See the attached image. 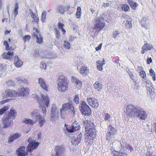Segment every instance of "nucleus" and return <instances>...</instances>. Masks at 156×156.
<instances>
[{"label":"nucleus","mask_w":156,"mask_h":156,"mask_svg":"<svg viewBox=\"0 0 156 156\" xmlns=\"http://www.w3.org/2000/svg\"><path fill=\"white\" fill-rule=\"evenodd\" d=\"M55 150L56 152L55 155L56 156H64V149L62 147L56 146L55 147Z\"/></svg>","instance_id":"4468645a"},{"label":"nucleus","mask_w":156,"mask_h":156,"mask_svg":"<svg viewBox=\"0 0 156 156\" xmlns=\"http://www.w3.org/2000/svg\"><path fill=\"white\" fill-rule=\"evenodd\" d=\"M95 23V29L98 31L102 30L105 25L104 19L102 16L96 17Z\"/></svg>","instance_id":"1a4fd4ad"},{"label":"nucleus","mask_w":156,"mask_h":156,"mask_svg":"<svg viewBox=\"0 0 156 156\" xmlns=\"http://www.w3.org/2000/svg\"><path fill=\"white\" fill-rule=\"evenodd\" d=\"M94 89L98 91H101L102 90L103 87L102 84L99 81L96 82L94 84Z\"/></svg>","instance_id":"5701e85b"},{"label":"nucleus","mask_w":156,"mask_h":156,"mask_svg":"<svg viewBox=\"0 0 156 156\" xmlns=\"http://www.w3.org/2000/svg\"><path fill=\"white\" fill-rule=\"evenodd\" d=\"M103 66L102 65H97V69L100 71H102L103 69L102 67Z\"/></svg>","instance_id":"774afa93"},{"label":"nucleus","mask_w":156,"mask_h":156,"mask_svg":"<svg viewBox=\"0 0 156 156\" xmlns=\"http://www.w3.org/2000/svg\"><path fill=\"white\" fill-rule=\"evenodd\" d=\"M126 115L129 119L137 117L141 120H144L147 118L146 112L140 108L131 104L128 105L126 108Z\"/></svg>","instance_id":"f257e3e1"},{"label":"nucleus","mask_w":156,"mask_h":156,"mask_svg":"<svg viewBox=\"0 0 156 156\" xmlns=\"http://www.w3.org/2000/svg\"><path fill=\"white\" fill-rule=\"evenodd\" d=\"M9 108L8 106H5L0 109V115H2Z\"/></svg>","instance_id":"f704fd0d"},{"label":"nucleus","mask_w":156,"mask_h":156,"mask_svg":"<svg viewBox=\"0 0 156 156\" xmlns=\"http://www.w3.org/2000/svg\"><path fill=\"white\" fill-rule=\"evenodd\" d=\"M84 123L85 129L87 127L93 128L94 124L90 121L86 120L84 121Z\"/></svg>","instance_id":"cd10ccee"},{"label":"nucleus","mask_w":156,"mask_h":156,"mask_svg":"<svg viewBox=\"0 0 156 156\" xmlns=\"http://www.w3.org/2000/svg\"><path fill=\"white\" fill-rule=\"evenodd\" d=\"M130 78L133 80V81L136 83L137 80V75L136 74L133 75L132 74H129Z\"/></svg>","instance_id":"e433bc0d"},{"label":"nucleus","mask_w":156,"mask_h":156,"mask_svg":"<svg viewBox=\"0 0 156 156\" xmlns=\"http://www.w3.org/2000/svg\"><path fill=\"white\" fill-rule=\"evenodd\" d=\"M122 10L125 12H129L130 11V7L126 4L122 5Z\"/></svg>","instance_id":"72a5a7b5"},{"label":"nucleus","mask_w":156,"mask_h":156,"mask_svg":"<svg viewBox=\"0 0 156 156\" xmlns=\"http://www.w3.org/2000/svg\"><path fill=\"white\" fill-rule=\"evenodd\" d=\"M65 126L68 132L71 133L78 130L80 129V127L79 124L77 123V122L76 121H74L71 125H67L65 124Z\"/></svg>","instance_id":"9b49d317"},{"label":"nucleus","mask_w":156,"mask_h":156,"mask_svg":"<svg viewBox=\"0 0 156 156\" xmlns=\"http://www.w3.org/2000/svg\"><path fill=\"white\" fill-rule=\"evenodd\" d=\"M146 86L147 87H151V91L152 92V91L154 90V87L153 86V84L151 83V81L147 80L146 81Z\"/></svg>","instance_id":"473e14b6"},{"label":"nucleus","mask_w":156,"mask_h":156,"mask_svg":"<svg viewBox=\"0 0 156 156\" xmlns=\"http://www.w3.org/2000/svg\"><path fill=\"white\" fill-rule=\"evenodd\" d=\"M40 117L38 118H37V119L38 121V123L41 126H42L45 122V120L44 118L40 115H39Z\"/></svg>","instance_id":"bb28decb"},{"label":"nucleus","mask_w":156,"mask_h":156,"mask_svg":"<svg viewBox=\"0 0 156 156\" xmlns=\"http://www.w3.org/2000/svg\"><path fill=\"white\" fill-rule=\"evenodd\" d=\"M65 111H67L68 112L73 113L72 114L75 115L76 114V110L74 108L71 102L66 103L62 105V108L60 109V113L61 116L64 114Z\"/></svg>","instance_id":"423d86ee"},{"label":"nucleus","mask_w":156,"mask_h":156,"mask_svg":"<svg viewBox=\"0 0 156 156\" xmlns=\"http://www.w3.org/2000/svg\"><path fill=\"white\" fill-rule=\"evenodd\" d=\"M29 89L27 87H23L20 88L19 92H17L18 96L26 97L29 94Z\"/></svg>","instance_id":"2eb2a0df"},{"label":"nucleus","mask_w":156,"mask_h":156,"mask_svg":"<svg viewBox=\"0 0 156 156\" xmlns=\"http://www.w3.org/2000/svg\"><path fill=\"white\" fill-rule=\"evenodd\" d=\"M56 10L60 14H63L65 12V7L62 5L58 6Z\"/></svg>","instance_id":"393cba45"},{"label":"nucleus","mask_w":156,"mask_h":156,"mask_svg":"<svg viewBox=\"0 0 156 156\" xmlns=\"http://www.w3.org/2000/svg\"><path fill=\"white\" fill-rule=\"evenodd\" d=\"M125 145V148H126L128 151L130 150V152H131L133 151V148L130 145L128 144H126Z\"/></svg>","instance_id":"09e8293b"},{"label":"nucleus","mask_w":156,"mask_h":156,"mask_svg":"<svg viewBox=\"0 0 156 156\" xmlns=\"http://www.w3.org/2000/svg\"><path fill=\"white\" fill-rule=\"evenodd\" d=\"M87 100L90 105L93 108H97L99 106L98 101L94 98L88 97L87 98Z\"/></svg>","instance_id":"f8f14e48"},{"label":"nucleus","mask_w":156,"mask_h":156,"mask_svg":"<svg viewBox=\"0 0 156 156\" xmlns=\"http://www.w3.org/2000/svg\"><path fill=\"white\" fill-rule=\"evenodd\" d=\"M64 46L66 48L69 49L70 47V44L68 42L65 41L64 43Z\"/></svg>","instance_id":"58836bf2"},{"label":"nucleus","mask_w":156,"mask_h":156,"mask_svg":"<svg viewBox=\"0 0 156 156\" xmlns=\"http://www.w3.org/2000/svg\"><path fill=\"white\" fill-rule=\"evenodd\" d=\"M119 32L117 30H116L114 31L113 33V37L114 38H116L117 37H119Z\"/></svg>","instance_id":"c03bdc74"},{"label":"nucleus","mask_w":156,"mask_h":156,"mask_svg":"<svg viewBox=\"0 0 156 156\" xmlns=\"http://www.w3.org/2000/svg\"><path fill=\"white\" fill-rule=\"evenodd\" d=\"M3 44H4V45L5 46V47H6V49L7 50H8L9 49V44H8V43L7 41H5L4 42Z\"/></svg>","instance_id":"13d9d810"},{"label":"nucleus","mask_w":156,"mask_h":156,"mask_svg":"<svg viewBox=\"0 0 156 156\" xmlns=\"http://www.w3.org/2000/svg\"><path fill=\"white\" fill-rule=\"evenodd\" d=\"M35 30L36 32L34 33L33 35L36 38L37 36H38V35L39 34H39H39V31L37 29H36Z\"/></svg>","instance_id":"864d4df0"},{"label":"nucleus","mask_w":156,"mask_h":156,"mask_svg":"<svg viewBox=\"0 0 156 156\" xmlns=\"http://www.w3.org/2000/svg\"><path fill=\"white\" fill-rule=\"evenodd\" d=\"M41 68L46 69V65L45 63L43 61H42L41 63Z\"/></svg>","instance_id":"603ef678"},{"label":"nucleus","mask_w":156,"mask_h":156,"mask_svg":"<svg viewBox=\"0 0 156 156\" xmlns=\"http://www.w3.org/2000/svg\"><path fill=\"white\" fill-rule=\"evenodd\" d=\"M16 80L18 81L20 83L22 82H26L27 81V79L21 77L17 78H16Z\"/></svg>","instance_id":"37998d69"},{"label":"nucleus","mask_w":156,"mask_h":156,"mask_svg":"<svg viewBox=\"0 0 156 156\" xmlns=\"http://www.w3.org/2000/svg\"><path fill=\"white\" fill-rule=\"evenodd\" d=\"M103 112L104 114H103V115L105 117L104 119L105 120V121H108V122L110 121V119L111 118L110 115L108 113H105V111H104Z\"/></svg>","instance_id":"c85d7f7f"},{"label":"nucleus","mask_w":156,"mask_h":156,"mask_svg":"<svg viewBox=\"0 0 156 156\" xmlns=\"http://www.w3.org/2000/svg\"><path fill=\"white\" fill-rule=\"evenodd\" d=\"M153 48L152 45L148 44H145L142 47V50L141 51V53L143 54H144L145 53V51L150 50Z\"/></svg>","instance_id":"f3484780"},{"label":"nucleus","mask_w":156,"mask_h":156,"mask_svg":"<svg viewBox=\"0 0 156 156\" xmlns=\"http://www.w3.org/2000/svg\"><path fill=\"white\" fill-rule=\"evenodd\" d=\"M38 82L41 87L46 91L47 90V87L44 82V80L41 78H39L38 79Z\"/></svg>","instance_id":"6ab92c4d"},{"label":"nucleus","mask_w":156,"mask_h":156,"mask_svg":"<svg viewBox=\"0 0 156 156\" xmlns=\"http://www.w3.org/2000/svg\"><path fill=\"white\" fill-rule=\"evenodd\" d=\"M30 15L32 18L34 19V21L38 22L39 19L38 17L36 16L35 13H34L33 11L30 10Z\"/></svg>","instance_id":"c756f323"},{"label":"nucleus","mask_w":156,"mask_h":156,"mask_svg":"<svg viewBox=\"0 0 156 156\" xmlns=\"http://www.w3.org/2000/svg\"><path fill=\"white\" fill-rule=\"evenodd\" d=\"M152 92L151 91H147V95L149 96L150 98H151L153 95V94L152 93Z\"/></svg>","instance_id":"052dcab7"},{"label":"nucleus","mask_w":156,"mask_h":156,"mask_svg":"<svg viewBox=\"0 0 156 156\" xmlns=\"http://www.w3.org/2000/svg\"><path fill=\"white\" fill-rule=\"evenodd\" d=\"M5 93L7 94L9 97H17V92L11 90H5Z\"/></svg>","instance_id":"4be33fe9"},{"label":"nucleus","mask_w":156,"mask_h":156,"mask_svg":"<svg viewBox=\"0 0 156 156\" xmlns=\"http://www.w3.org/2000/svg\"><path fill=\"white\" fill-rule=\"evenodd\" d=\"M90 11L92 12V14H96V16L98 15V12L96 10H94L93 9H90Z\"/></svg>","instance_id":"6e6d98bb"},{"label":"nucleus","mask_w":156,"mask_h":156,"mask_svg":"<svg viewBox=\"0 0 156 156\" xmlns=\"http://www.w3.org/2000/svg\"><path fill=\"white\" fill-rule=\"evenodd\" d=\"M24 122L27 124H33L32 121L30 119H26L24 120Z\"/></svg>","instance_id":"3c124183"},{"label":"nucleus","mask_w":156,"mask_h":156,"mask_svg":"<svg viewBox=\"0 0 156 156\" xmlns=\"http://www.w3.org/2000/svg\"><path fill=\"white\" fill-rule=\"evenodd\" d=\"M42 99L38 98V101L40 105H41L42 108V111L43 113V115H45L46 112V105L48 107L49 103V101L48 97L46 94L44 95L41 94Z\"/></svg>","instance_id":"39448f33"},{"label":"nucleus","mask_w":156,"mask_h":156,"mask_svg":"<svg viewBox=\"0 0 156 156\" xmlns=\"http://www.w3.org/2000/svg\"><path fill=\"white\" fill-rule=\"evenodd\" d=\"M37 43L39 44H42L43 43V37H41L40 34L38 36H37Z\"/></svg>","instance_id":"c9c22d12"},{"label":"nucleus","mask_w":156,"mask_h":156,"mask_svg":"<svg viewBox=\"0 0 156 156\" xmlns=\"http://www.w3.org/2000/svg\"><path fill=\"white\" fill-rule=\"evenodd\" d=\"M76 83L77 85H78L79 86L81 87L82 84V82L81 81L79 80L78 79H76Z\"/></svg>","instance_id":"338daca9"},{"label":"nucleus","mask_w":156,"mask_h":156,"mask_svg":"<svg viewBox=\"0 0 156 156\" xmlns=\"http://www.w3.org/2000/svg\"><path fill=\"white\" fill-rule=\"evenodd\" d=\"M140 74L142 77L144 78L146 76V74L145 71H142L140 72Z\"/></svg>","instance_id":"4d7b16f0"},{"label":"nucleus","mask_w":156,"mask_h":156,"mask_svg":"<svg viewBox=\"0 0 156 156\" xmlns=\"http://www.w3.org/2000/svg\"><path fill=\"white\" fill-rule=\"evenodd\" d=\"M132 20L131 18H129L124 23V25L127 28L130 29L132 27Z\"/></svg>","instance_id":"a878e982"},{"label":"nucleus","mask_w":156,"mask_h":156,"mask_svg":"<svg viewBox=\"0 0 156 156\" xmlns=\"http://www.w3.org/2000/svg\"><path fill=\"white\" fill-rule=\"evenodd\" d=\"M89 69L86 66H82L81 68V69L80 71V73L82 76H86L89 73Z\"/></svg>","instance_id":"412c9836"},{"label":"nucleus","mask_w":156,"mask_h":156,"mask_svg":"<svg viewBox=\"0 0 156 156\" xmlns=\"http://www.w3.org/2000/svg\"><path fill=\"white\" fill-rule=\"evenodd\" d=\"M46 12L45 11H43L41 14V20L42 22H44L46 18Z\"/></svg>","instance_id":"79ce46f5"},{"label":"nucleus","mask_w":156,"mask_h":156,"mask_svg":"<svg viewBox=\"0 0 156 156\" xmlns=\"http://www.w3.org/2000/svg\"><path fill=\"white\" fill-rule=\"evenodd\" d=\"M149 73L150 75L151 76L155 75V73L154 72V70L152 69H150L149 70Z\"/></svg>","instance_id":"bf43d9fd"},{"label":"nucleus","mask_w":156,"mask_h":156,"mask_svg":"<svg viewBox=\"0 0 156 156\" xmlns=\"http://www.w3.org/2000/svg\"><path fill=\"white\" fill-rule=\"evenodd\" d=\"M21 135L18 133H16L12 136L8 140V143H10L12 142L14 140L20 138Z\"/></svg>","instance_id":"b1692460"},{"label":"nucleus","mask_w":156,"mask_h":156,"mask_svg":"<svg viewBox=\"0 0 156 156\" xmlns=\"http://www.w3.org/2000/svg\"><path fill=\"white\" fill-rule=\"evenodd\" d=\"M2 99H5L9 97L8 95L7 94H6V93H5H5H3L2 94Z\"/></svg>","instance_id":"e2e57ef3"},{"label":"nucleus","mask_w":156,"mask_h":156,"mask_svg":"<svg viewBox=\"0 0 156 156\" xmlns=\"http://www.w3.org/2000/svg\"><path fill=\"white\" fill-rule=\"evenodd\" d=\"M74 101L76 104H78L80 102V99L78 95H76L74 98Z\"/></svg>","instance_id":"de8ad7c7"},{"label":"nucleus","mask_w":156,"mask_h":156,"mask_svg":"<svg viewBox=\"0 0 156 156\" xmlns=\"http://www.w3.org/2000/svg\"><path fill=\"white\" fill-rule=\"evenodd\" d=\"M5 84L7 85V87H9L13 86L14 84V83L12 80H9L6 82Z\"/></svg>","instance_id":"ea45409f"},{"label":"nucleus","mask_w":156,"mask_h":156,"mask_svg":"<svg viewBox=\"0 0 156 156\" xmlns=\"http://www.w3.org/2000/svg\"><path fill=\"white\" fill-rule=\"evenodd\" d=\"M40 115L38 111L35 110L31 113V115L33 117H35L36 119L37 118H38L40 117L39 115Z\"/></svg>","instance_id":"2f4dec72"},{"label":"nucleus","mask_w":156,"mask_h":156,"mask_svg":"<svg viewBox=\"0 0 156 156\" xmlns=\"http://www.w3.org/2000/svg\"><path fill=\"white\" fill-rule=\"evenodd\" d=\"M13 52H11L9 51L7 53L5 52L2 55V57L3 58L9 60H11V58L13 55Z\"/></svg>","instance_id":"a211bd4d"},{"label":"nucleus","mask_w":156,"mask_h":156,"mask_svg":"<svg viewBox=\"0 0 156 156\" xmlns=\"http://www.w3.org/2000/svg\"><path fill=\"white\" fill-rule=\"evenodd\" d=\"M54 30L55 32V37L56 38H59L60 37V32H59V31L58 30V29L57 28H55L54 29Z\"/></svg>","instance_id":"a18cd8bd"},{"label":"nucleus","mask_w":156,"mask_h":156,"mask_svg":"<svg viewBox=\"0 0 156 156\" xmlns=\"http://www.w3.org/2000/svg\"><path fill=\"white\" fill-rule=\"evenodd\" d=\"M14 64L18 68L21 67L23 65V62L17 55L14 57Z\"/></svg>","instance_id":"aec40b11"},{"label":"nucleus","mask_w":156,"mask_h":156,"mask_svg":"<svg viewBox=\"0 0 156 156\" xmlns=\"http://www.w3.org/2000/svg\"><path fill=\"white\" fill-rule=\"evenodd\" d=\"M79 107L81 112L84 115H89L91 114L90 108L84 101L82 102Z\"/></svg>","instance_id":"9d476101"},{"label":"nucleus","mask_w":156,"mask_h":156,"mask_svg":"<svg viewBox=\"0 0 156 156\" xmlns=\"http://www.w3.org/2000/svg\"><path fill=\"white\" fill-rule=\"evenodd\" d=\"M116 133L115 129L111 125H109L108 128V131L105 137L106 140L108 141L113 140L115 138Z\"/></svg>","instance_id":"6e6552de"},{"label":"nucleus","mask_w":156,"mask_h":156,"mask_svg":"<svg viewBox=\"0 0 156 156\" xmlns=\"http://www.w3.org/2000/svg\"><path fill=\"white\" fill-rule=\"evenodd\" d=\"M102 45V44L101 43L100 44L98 47L95 48L96 50V51H98V50H101Z\"/></svg>","instance_id":"69168bd1"},{"label":"nucleus","mask_w":156,"mask_h":156,"mask_svg":"<svg viewBox=\"0 0 156 156\" xmlns=\"http://www.w3.org/2000/svg\"><path fill=\"white\" fill-rule=\"evenodd\" d=\"M58 26L59 28L61 29L63 28V27L64 26V25L63 23L59 22L58 23Z\"/></svg>","instance_id":"0e129e2a"},{"label":"nucleus","mask_w":156,"mask_h":156,"mask_svg":"<svg viewBox=\"0 0 156 156\" xmlns=\"http://www.w3.org/2000/svg\"><path fill=\"white\" fill-rule=\"evenodd\" d=\"M85 132L87 134V136L85 138L87 140H89L92 141L96 137L97 133L96 129L94 128L87 127Z\"/></svg>","instance_id":"0eeeda50"},{"label":"nucleus","mask_w":156,"mask_h":156,"mask_svg":"<svg viewBox=\"0 0 156 156\" xmlns=\"http://www.w3.org/2000/svg\"><path fill=\"white\" fill-rule=\"evenodd\" d=\"M28 142L29 144L27 147L26 151H25L24 146H21L18 149L17 153L18 156H27L28 152L32 151L36 149L39 144L38 142H37L35 140L33 141L31 138L28 139Z\"/></svg>","instance_id":"f03ea898"},{"label":"nucleus","mask_w":156,"mask_h":156,"mask_svg":"<svg viewBox=\"0 0 156 156\" xmlns=\"http://www.w3.org/2000/svg\"><path fill=\"white\" fill-rule=\"evenodd\" d=\"M82 136V134L80 133L76 137H75L72 141V144L75 145H78L81 140Z\"/></svg>","instance_id":"dca6fc26"},{"label":"nucleus","mask_w":156,"mask_h":156,"mask_svg":"<svg viewBox=\"0 0 156 156\" xmlns=\"http://www.w3.org/2000/svg\"><path fill=\"white\" fill-rule=\"evenodd\" d=\"M2 99H5L9 97L8 95L7 94H6V93H5H5H3L2 94Z\"/></svg>","instance_id":"680f3d73"},{"label":"nucleus","mask_w":156,"mask_h":156,"mask_svg":"<svg viewBox=\"0 0 156 156\" xmlns=\"http://www.w3.org/2000/svg\"><path fill=\"white\" fill-rule=\"evenodd\" d=\"M16 113L15 110L11 109L10 112L6 115L5 117L2 120L3 124L4 125L2 128H6L9 127H11L13 124L12 119L15 118Z\"/></svg>","instance_id":"7ed1b4c3"},{"label":"nucleus","mask_w":156,"mask_h":156,"mask_svg":"<svg viewBox=\"0 0 156 156\" xmlns=\"http://www.w3.org/2000/svg\"><path fill=\"white\" fill-rule=\"evenodd\" d=\"M129 3L131 7L133 9H135L136 7L138 5L136 2L132 1L131 0L129 1Z\"/></svg>","instance_id":"7c9ffc66"},{"label":"nucleus","mask_w":156,"mask_h":156,"mask_svg":"<svg viewBox=\"0 0 156 156\" xmlns=\"http://www.w3.org/2000/svg\"><path fill=\"white\" fill-rule=\"evenodd\" d=\"M39 51L38 49H36L34 51L33 54V56L34 58H37L39 57Z\"/></svg>","instance_id":"4c0bfd02"},{"label":"nucleus","mask_w":156,"mask_h":156,"mask_svg":"<svg viewBox=\"0 0 156 156\" xmlns=\"http://www.w3.org/2000/svg\"><path fill=\"white\" fill-rule=\"evenodd\" d=\"M57 112V107L55 104L52 105L51 112V120L54 121L57 119L58 118Z\"/></svg>","instance_id":"ddd939ff"},{"label":"nucleus","mask_w":156,"mask_h":156,"mask_svg":"<svg viewBox=\"0 0 156 156\" xmlns=\"http://www.w3.org/2000/svg\"><path fill=\"white\" fill-rule=\"evenodd\" d=\"M112 154H114V156H120L121 152L115 151L113 152Z\"/></svg>","instance_id":"5fc2aeb1"},{"label":"nucleus","mask_w":156,"mask_h":156,"mask_svg":"<svg viewBox=\"0 0 156 156\" xmlns=\"http://www.w3.org/2000/svg\"><path fill=\"white\" fill-rule=\"evenodd\" d=\"M149 25V23L141 22V26L146 29H148Z\"/></svg>","instance_id":"8fccbe9b"},{"label":"nucleus","mask_w":156,"mask_h":156,"mask_svg":"<svg viewBox=\"0 0 156 156\" xmlns=\"http://www.w3.org/2000/svg\"><path fill=\"white\" fill-rule=\"evenodd\" d=\"M6 65L5 64L0 63V69L2 71L6 69Z\"/></svg>","instance_id":"49530a36"},{"label":"nucleus","mask_w":156,"mask_h":156,"mask_svg":"<svg viewBox=\"0 0 156 156\" xmlns=\"http://www.w3.org/2000/svg\"><path fill=\"white\" fill-rule=\"evenodd\" d=\"M30 35H27L23 37V39L24 42H25L26 41H28L30 39Z\"/></svg>","instance_id":"a19ab883"},{"label":"nucleus","mask_w":156,"mask_h":156,"mask_svg":"<svg viewBox=\"0 0 156 156\" xmlns=\"http://www.w3.org/2000/svg\"><path fill=\"white\" fill-rule=\"evenodd\" d=\"M57 81V88L60 92H64L68 89V83L66 77L61 76L58 78Z\"/></svg>","instance_id":"20e7f679"}]
</instances>
